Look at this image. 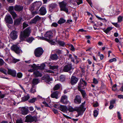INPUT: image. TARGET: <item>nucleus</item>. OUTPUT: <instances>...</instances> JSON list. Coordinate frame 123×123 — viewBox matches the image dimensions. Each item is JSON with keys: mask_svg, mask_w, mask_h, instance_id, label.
Returning <instances> with one entry per match:
<instances>
[{"mask_svg": "<svg viewBox=\"0 0 123 123\" xmlns=\"http://www.w3.org/2000/svg\"><path fill=\"white\" fill-rule=\"evenodd\" d=\"M50 57L51 59L53 60L56 61L58 59V57L56 54H51Z\"/></svg>", "mask_w": 123, "mask_h": 123, "instance_id": "5701e85b", "label": "nucleus"}, {"mask_svg": "<svg viewBox=\"0 0 123 123\" xmlns=\"http://www.w3.org/2000/svg\"><path fill=\"white\" fill-rule=\"evenodd\" d=\"M57 43L60 46L62 47L64 46L65 44L64 42L61 41H58Z\"/></svg>", "mask_w": 123, "mask_h": 123, "instance_id": "e433bc0d", "label": "nucleus"}, {"mask_svg": "<svg viewBox=\"0 0 123 123\" xmlns=\"http://www.w3.org/2000/svg\"><path fill=\"white\" fill-rule=\"evenodd\" d=\"M5 64V65L6 66V64L5 63L3 60L0 58V66H2Z\"/></svg>", "mask_w": 123, "mask_h": 123, "instance_id": "6e6d98bb", "label": "nucleus"}, {"mask_svg": "<svg viewBox=\"0 0 123 123\" xmlns=\"http://www.w3.org/2000/svg\"><path fill=\"white\" fill-rule=\"evenodd\" d=\"M98 111L97 110L93 111V116L94 117H96L98 114Z\"/></svg>", "mask_w": 123, "mask_h": 123, "instance_id": "37998d69", "label": "nucleus"}, {"mask_svg": "<svg viewBox=\"0 0 123 123\" xmlns=\"http://www.w3.org/2000/svg\"><path fill=\"white\" fill-rule=\"evenodd\" d=\"M53 33L51 31H48L46 32L45 34L44 37L47 39H51L53 37Z\"/></svg>", "mask_w": 123, "mask_h": 123, "instance_id": "a211bd4d", "label": "nucleus"}, {"mask_svg": "<svg viewBox=\"0 0 123 123\" xmlns=\"http://www.w3.org/2000/svg\"><path fill=\"white\" fill-rule=\"evenodd\" d=\"M29 111L28 109L25 108V107H23L21 108V113L23 115H26L28 113Z\"/></svg>", "mask_w": 123, "mask_h": 123, "instance_id": "412c9836", "label": "nucleus"}, {"mask_svg": "<svg viewBox=\"0 0 123 123\" xmlns=\"http://www.w3.org/2000/svg\"><path fill=\"white\" fill-rule=\"evenodd\" d=\"M68 45L71 50L72 51H75L74 47L72 44L70 43L68 44Z\"/></svg>", "mask_w": 123, "mask_h": 123, "instance_id": "c9c22d12", "label": "nucleus"}, {"mask_svg": "<svg viewBox=\"0 0 123 123\" xmlns=\"http://www.w3.org/2000/svg\"><path fill=\"white\" fill-rule=\"evenodd\" d=\"M117 85L116 84H115L112 87V90L113 91H115L116 90Z\"/></svg>", "mask_w": 123, "mask_h": 123, "instance_id": "603ef678", "label": "nucleus"}, {"mask_svg": "<svg viewBox=\"0 0 123 123\" xmlns=\"http://www.w3.org/2000/svg\"><path fill=\"white\" fill-rule=\"evenodd\" d=\"M47 41L49 43L52 45H54L55 43V42L54 41L50 39H48Z\"/></svg>", "mask_w": 123, "mask_h": 123, "instance_id": "8fccbe9b", "label": "nucleus"}, {"mask_svg": "<svg viewBox=\"0 0 123 123\" xmlns=\"http://www.w3.org/2000/svg\"><path fill=\"white\" fill-rule=\"evenodd\" d=\"M78 90L80 92L83 98H85L86 97L87 94L85 90L82 89Z\"/></svg>", "mask_w": 123, "mask_h": 123, "instance_id": "a878e982", "label": "nucleus"}, {"mask_svg": "<svg viewBox=\"0 0 123 123\" xmlns=\"http://www.w3.org/2000/svg\"><path fill=\"white\" fill-rule=\"evenodd\" d=\"M35 6H36V7L37 6H34V5H31V7H30V11L31 12L33 11L34 10Z\"/></svg>", "mask_w": 123, "mask_h": 123, "instance_id": "4d7b16f0", "label": "nucleus"}, {"mask_svg": "<svg viewBox=\"0 0 123 123\" xmlns=\"http://www.w3.org/2000/svg\"><path fill=\"white\" fill-rule=\"evenodd\" d=\"M37 21H36V19H35L34 18L33 19H32L31 21V23L32 24H36V22H37Z\"/></svg>", "mask_w": 123, "mask_h": 123, "instance_id": "052dcab7", "label": "nucleus"}, {"mask_svg": "<svg viewBox=\"0 0 123 123\" xmlns=\"http://www.w3.org/2000/svg\"><path fill=\"white\" fill-rule=\"evenodd\" d=\"M73 69V66L71 64L66 65L64 67L63 71L64 72H68Z\"/></svg>", "mask_w": 123, "mask_h": 123, "instance_id": "0eeeda50", "label": "nucleus"}, {"mask_svg": "<svg viewBox=\"0 0 123 123\" xmlns=\"http://www.w3.org/2000/svg\"><path fill=\"white\" fill-rule=\"evenodd\" d=\"M60 94V91H55L51 94L50 97L52 98L57 99L59 98L58 95Z\"/></svg>", "mask_w": 123, "mask_h": 123, "instance_id": "4468645a", "label": "nucleus"}, {"mask_svg": "<svg viewBox=\"0 0 123 123\" xmlns=\"http://www.w3.org/2000/svg\"><path fill=\"white\" fill-rule=\"evenodd\" d=\"M85 101L82 103L79 107L76 109V111L78 113V116L82 115L83 114L84 112L85 111L86 108H84V105Z\"/></svg>", "mask_w": 123, "mask_h": 123, "instance_id": "f03ea898", "label": "nucleus"}, {"mask_svg": "<svg viewBox=\"0 0 123 123\" xmlns=\"http://www.w3.org/2000/svg\"><path fill=\"white\" fill-rule=\"evenodd\" d=\"M76 109H74L73 107L71 106H69L68 108H67V110H68L69 112H73L74 111H76Z\"/></svg>", "mask_w": 123, "mask_h": 123, "instance_id": "58836bf2", "label": "nucleus"}, {"mask_svg": "<svg viewBox=\"0 0 123 123\" xmlns=\"http://www.w3.org/2000/svg\"><path fill=\"white\" fill-rule=\"evenodd\" d=\"M34 39V38L32 37H30L27 38L26 39V41L29 43H31L32 41Z\"/></svg>", "mask_w": 123, "mask_h": 123, "instance_id": "c756f323", "label": "nucleus"}, {"mask_svg": "<svg viewBox=\"0 0 123 123\" xmlns=\"http://www.w3.org/2000/svg\"><path fill=\"white\" fill-rule=\"evenodd\" d=\"M12 15L13 18L14 19L17 16V15L16 13L14 11L11 12L10 13Z\"/></svg>", "mask_w": 123, "mask_h": 123, "instance_id": "ea45409f", "label": "nucleus"}, {"mask_svg": "<svg viewBox=\"0 0 123 123\" xmlns=\"http://www.w3.org/2000/svg\"><path fill=\"white\" fill-rule=\"evenodd\" d=\"M46 12V8L43 6H42L40 8L38 12L39 15H45Z\"/></svg>", "mask_w": 123, "mask_h": 123, "instance_id": "ddd939ff", "label": "nucleus"}, {"mask_svg": "<svg viewBox=\"0 0 123 123\" xmlns=\"http://www.w3.org/2000/svg\"><path fill=\"white\" fill-rule=\"evenodd\" d=\"M11 49L15 52L17 54H19L20 53V52L22 51L20 48L17 45H13L11 47Z\"/></svg>", "mask_w": 123, "mask_h": 123, "instance_id": "6e6552de", "label": "nucleus"}, {"mask_svg": "<svg viewBox=\"0 0 123 123\" xmlns=\"http://www.w3.org/2000/svg\"><path fill=\"white\" fill-rule=\"evenodd\" d=\"M28 25V23L26 22H24L23 24V29H24Z\"/></svg>", "mask_w": 123, "mask_h": 123, "instance_id": "09e8293b", "label": "nucleus"}, {"mask_svg": "<svg viewBox=\"0 0 123 123\" xmlns=\"http://www.w3.org/2000/svg\"><path fill=\"white\" fill-rule=\"evenodd\" d=\"M25 118V122L27 123L31 122L34 121L36 122L37 120V118L35 116L32 117L31 115H27Z\"/></svg>", "mask_w": 123, "mask_h": 123, "instance_id": "39448f33", "label": "nucleus"}, {"mask_svg": "<svg viewBox=\"0 0 123 123\" xmlns=\"http://www.w3.org/2000/svg\"><path fill=\"white\" fill-rule=\"evenodd\" d=\"M10 36L11 38L13 40L16 39L18 37L16 31H12L10 33Z\"/></svg>", "mask_w": 123, "mask_h": 123, "instance_id": "dca6fc26", "label": "nucleus"}, {"mask_svg": "<svg viewBox=\"0 0 123 123\" xmlns=\"http://www.w3.org/2000/svg\"><path fill=\"white\" fill-rule=\"evenodd\" d=\"M16 123H23V122L22 120L18 119L16 120Z\"/></svg>", "mask_w": 123, "mask_h": 123, "instance_id": "774afa93", "label": "nucleus"}, {"mask_svg": "<svg viewBox=\"0 0 123 123\" xmlns=\"http://www.w3.org/2000/svg\"><path fill=\"white\" fill-rule=\"evenodd\" d=\"M33 69L34 70L38 69V66H37L35 64H33Z\"/></svg>", "mask_w": 123, "mask_h": 123, "instance_id": "680f3d73", "label": "nucleus"}, {"mask_svg": "<svg viewBox=\"0 0 123 123\" xmlns=\"http://www.w3.org/2000/svg\"><path fill=\"white\" fill-rule=\"evenodd\" d=\"M117 61L116 59L115 58H114L113 59L110 60L109 62L111 63L113 62L116 61Z\"/></svg>", "mask_w": 123, "mask_h": 123, "instance_id": "69168bd1", "label": "nucleus"}, {"mask_svg": "<svg viewBox=\"0 0 123 123\" xmlns=\"http://www.w3.org/2000/svg\"><path fill=\"white\" fill-rule=\"evenodd\" d=\"M61 102L63 104L68 103V101L67 100V97L66 95L62 96L61 98Z\"/></svg>", "mask_w": 123, "mask_h": 123, "instance_id": "aec40b11", "label": "nucleus"}, {"mask_svg": "<svg viewBox=\"0 0 123 123\" xmlns=\"http://www.w3.org/2000/svg\"><path fill=\"white\" fill-rule=\"evenodd\" d=\"M87 84L86 82L83 79L81 78L78 84V89L80 90L84 89Z\"/></svg>", "mask_w": 123, "mask_h": 123, "instance_id": "20e7f679", "label": "nucleus"}, {"mask_svg": "<svg viewBox=\"0 0 123 123\" xmlns=\"http://www.w3.org/2000/svg\"><path fill=\"white\" fill-rule=\"evenodd\" d=\"M82 98L79 95H76L74 100V102L76 104H79L81 103Z\"/></svg>", "mask_w": 123, "mask_h": 123, "instance_id": "1a4fd4ad", "label": "nucleus"}, {"mask_svg": "<svg viewBox=\"0 0 123 123\" xmlns=\"http://www.w3.org/2000/svg\"><path fill=\"white\" fill-rule=\"evenodd\" d=\"M43 48L41 47L36 48L34 52L35 55L37 57H39L42 55L43 52Z\"/></svg>", "mask_w": 123, "mask_h": 123, "instance_id": "423d86ee", "label": "nucleus"}, {"mask_svg": "<svg viewBox=\"0 0 123 123\" xmlns=\"http://www.w3.org/2000/svg\"><path fill=\"white\" fill-rule=\"evenodd\" d=\"M78 80V79L76 77L72 76L70 80V83L72 85H74L76 84Z\"/></svg>", "mask_w": 123, "mask_h": 123, "instance_id": "f8f14e48", "label": "nucleus"}, {"mask_svg": "<svg viewBox=\"0 0 123 123\" xmlns=\"http://www.w3.org/2000/svg\"><path fill=\"white\" fill-rule=\"evenodd\" d=\"M113 28L111 27H109L105 29H103V31L105 32L106 34H108V33Z\"/></svg>", "mask_w": 123, "mask_h": 123, "instance_id": "cd10ccee", "label": "nucleus"}, {"mask_svg": "<svg viewBox=\"0 0 123 123\" xmlns=\"http://www.w3.org/2000/svg\"><path fill=\"white\" fill-rule=\"evenodd\" d=\"M106 89V85L104 84L103 83H101V89L102 90Z\"/></svg>", "mask_w": 123, "mask_h": 123, "instance_id": "a18cd8bd", "label": "nucleus"}, {"mask_svg": "<svg viewBox=\"0 0 123 123\" xmlns=\"http://www.w3.org/2000/svg\"><path fill=\"white\" fill-rule=\"evenodd\" d=\"M33 74L34 75V76L35 77H41L42 76V74L37 70L34 71Z\"/></svg>", "mask_w": 123, "mask_h": 123, "instance_id": "393cba45", "label": "nucleus"}, {"mask_svg": "<svg viewBox=\"0 0 123 123\" xmlns=\"http://www.w3.org/2000/svg\"><path fill=\"white\" fill-rule=\"evenodd\" d=\"M23 7L20 5H16L14 6V10L16 11L19 12L22 10Z\"/></svg>", "mask_w": 123, "mask_h": 123, "instance_id": "6ab92c4d", "label": "nucleus"}, {"mask_svg": "<svg viewBox=\"0 0 123 123\" xmlns=\"http://www.w3.org/2000/svg\"><path fill=\"white\" fill-rule=\"evenodd\" d=\"M56 54H57L59 56L61 55L62 54V51L58 49H56L55 50Z\"/></svg>", "mask_w": 123, "mask_h": 123, "instance_id": "4c0bfd02", "label": "nucleus"}, {"mask_svg": "<svg viewBox=\"0 0 123 123\" xmlns=\"http://www.w3.org/2000/svg\"><path fill=\"white\" fill-rule=\"evenodd\" d=\"M73 55L74 56V58L75 59V60H76V62H75L74 61V63L76 64L78 63L79 62V61L77 60V59H78L77 56L74 54Z\"/></svg>", "mask_w": 123, "mask_h": 123, "instance_id": "de8ad7c7", "label": "nucleus"}, {"mask_svg": "<svg viewBox=\"0 0 123 123\" xmlns=\"http://www.w3.org/2000/svg\"><path fill=\"white\" fill-rule=\"evenodd\" d=\"M23 75L20 72L18 73L17 74V77L19 78H21Z\"/></svg>", "mask_w": 123, "mask_h": 123, "instance_id": "864d4df0", "label": "nucleus"}, {"mask_svg": "<svg viewBox=\"0 0 123 123\" xmlns=\"http://www.w3.org/2000/svg\"><path fill=\"white\" fill-rule=\"evenodd\" d=\"M58 25V24L57 23L55 22H54L53 23L51 24V26H53L55 27H56Z\"/></svg>", "mask_w": 123, "mask_h": 123, "instance_id": "bf43d9fd", "label": "nucleus"}, {"mask_svg": "<svg viewBox=\"0 0 123 123\" xmlns=\"http://www.w3.org/2000/svg\"><path fill=\"white\" fill-rule=\"evenodd\" d=\"M22 19V18L21 17L16 19L14 21V25L16 26L19 25L20 24Z\"/></svg>", "mask_w": 123, "mask_h": 123, "instance_id": "4be33fe9", "label": "nucleus"}, {"mask_svg": "<svg viewBox=\"0 0 123 123\" xmlns=\"http://www.w3.org/2000/svg\"><path fill=\"white\" fill-rule=\"evenodd\" d=\"M34 18L36 19L37 21L41 19L40 18L38 15L36 16Z\"/></svg>", "mask_w": 123, "mask_h": 123, "instance_id": "338daca9", "label": "nucleus"}, {"mask_svg": "<svg viewBox=\"0 0 123 123\" xmlns=\"http://www.w3.org/2000/svg\"><path fill=\"white\" fill-rule=\"evenodd\" d=\"M60 87V85L59 84H57L53 88V90L54 91L58 90Z\"/></svg>", "mask_w": 123, "mask_h": 123, "instance_id": "2f4dec72", "label": "nucleus"}, {"mask_svg": "<svg viewBox=\"0 0 123 123\" xmlns=\"http://www.w3.org/2000/svg\"><path fill=\"white\" fill-rule=\"evenodd\" d=\"M76 2L78 5H79L82 3V0H76Z\"/></svg>", "mask_w": 123, "mask_h": 123, "instance_id": "13d9d810", "label": "nucleus"}, {"mask_svg": "<svg viewBox=\"0 0 123 123\" xmlns=\"http://www.w3.org/2000/svg\"><path fill=\"white\" fill-rule=\"evenodd\" d=\"M7 72L6 69L0 68V73H2L5 75H6L7 74ZM1 74V73H0V76Z\"/></svg>", "mask_w": 123, "mask_h": 123, "instance_id": "72a5a7b5", "label": "nucleus"}, {"mask_svg": "<svg viewBox=\"0 0 123 123\" xmlns=\"http://www.w3.org/2000/svg\"><path fill=\"white\" fill-rule=\"evenodd\" d=\"M30 28L28 27L23 31H21L20 35V39L22 41H24L27 37H29L31 33Z\"/></svg>", "mask_w": 123, "mask_h": 123, "instance_id": "f257e3e1", "label": "nucleus"}, {"mask_svg": "<svg viewBox=\"0 0 123 123\" xmlns=\"http://www.w3.org/2000/svg\"><path fill=\"white\" fill-rule=\"evenodd\" d=\"M58 5L55 3H52L49 5V10L51 12H52L57 7Z\"/></svg>", "mask_w": 123, "mask_h": 123, "instance_id": "2eb2a0df", "label": "nucleus"}, {"mask_svg": "<svg viewBox=\"0 0 123 123\" xmlns=\"http://www.w3.org/2000/svg\"><path fill=\"white\" fill-rule=\"evenodd\" d=\"M55 107L64 112L67 111V107L64 105H61L58 106L56 105Z\"/></svg>", "mask_w": 123, "mask_h": 123, "instance_id": "9b49d317", "label": "nucleus"}, {"mask_svg": "<svg viewBox=\"0 0 123 123\" xmlns=\"http://www.w3.org/2000/svg\"><path fill=\"white\" fill-rule=\"evenodd\" d=\"M37 98H32L30 99L29 101V103H33L36 100Z\"/></svg>", "mask_w": 123, "mask_h": 123, "instance_id": "49530a36", "label": "nucleus"}, {"mask_svg": "<svg viewBox=\"0 0 123 123\" xmlns=\"http://www.w3.org/2000/svg\"><path fill=\"white\" fill-rule=\"evenodd\" d=\"M123 17L121 16H119L118 18V22H121L123 19Z\"/></svg>", "mask_w": 123, "mask_h": 123, "instance_id": "3c124183", "label": "nucleus"}, {"mask_svg": "<svg viewBox=\"0 0 123 123\" xmlns=\"http://www.w3.org/2000/svg\"><path fill=\"white\" fill-rule=\"evenodd\" d=\"M43 79L47 82H49L51 80V79L49 76L48 75H45L43 77Z\"/></svg>", "mask_w": 123, "mask_h": 123, "instance_id": "b1692460", "label": "nucleus"}, {"mask_svg": "<svg viewBox=\"0 0 123 123\" xmlns=\"http://www.w3.org/2000/svg\"><path fill=\"white\" fill-rule=\"evenodd\" d=\"M92 83L95 84H97L98 83V81L95 78H94L93 79V82Z\"/></svg>", "mask_w": 123, "mask_h": 123, "instance_id": "5fc2aeb1", "label": "nucleus"}, {"mask_svg": "<svg viewBox=\"0 0 123 123\" xmlns=\"http://www.w3.org/2000/svg\"><path fill=\"white\" fill-rule=\"evenodd\" d=\"M117 117L118 119L119 120H121V115L120 114V112L119 111H117Z\"/></svg>", "mask_w": 123, "mask_h": 123, "instance_id": "0e129e2a", "label": "nucleus"}, {"mask_svg": "<svg viewBox=\"0 0 123 123\" xmlns=\"http://www.w3.org/2000/svg\"><path fill=\"white\" fill-rule=\"evenodd\" d=\"M60 80L62 82H64L65 81V78L64 75H61L60 77Z\"/></svg>", "mask_w": 123, "mask_h": 123, "instance_id": "f704fd0d", "label": "nucleus"}, {"mask_svg": "<svg viewBox=\"0 0 123 123\" xmlns=\"http://www.w3.org/2000/svg\"><path fill=\"white\" fill-rule=\"evenodd\" d=\"M39 8L38 7L37 8V10L35 11H32L31 12L32 15L33 17L35 15L37 14L38 13V10Z\"/></svg>", "mask_w": 123, "mask_h": 123, "instance_id": "79ce46f5", "label": "nucleus"}, {"mask_svg": "<svg viewBox=\"0 0 123 123\" xmlns=\"http://www.w3.org/2000/svg\"><path fill=\"white\" fill-rule=\"evenodd\" d=\"M30 98V97L28 95L25 96L22 98V100L25 101L28 100Z\"/></svg>", "mask_w": 123, "mask_h": 123, "instance_id": "7c9ffc66", "label": "nucleus"}, {"mask_svg": "<svg viewBox=\"0 0 123 123\" xmlns=\"http://www.w3.org/2000/svg\"><path fill=\"white\" fill-rule=\"evenodd\" d=\"M45 65L44 64H42L40 66H38V69L43 70L44 69Z\"/></svg>", "mask_w": 123, "mask_h": 123, "instance_id": "a19ab883", "label": "nucleus"}, {"mask_svg": "<svg viewBox=\"0 0 123 123\" xmlns=\"http://www.w3.org/2000/svg\"><path fill=\"white\" fill-rule=\"evenodd\" d=\"M66 21V20L64 19L63 18H60L58 21L57 23L59 24H61L65 23Z\"/></svg>", "mask_w": 123, "mask_h": 123, "instance_id": "bb28decb", "label": "nucleus"}, {"mask_svg": "<svg viewBox=\"0 0 123 123\" xmlns=\"http://www.w3.org/2000/svg\"><path fill=\"white\" fill-rule=\"evenodd\" d=\"M39 82V79L36 78L33 79L32 83L34 85H36Z\"/></svg>", "mask_w": 123, "mask_h": 123, "instance_id": "c85d7f7f", "label": "nucleus"}, {"mask_svg": "<svg viewBox=\"0 0 123 123\" xmlns=\"http://www.w3.org/2000/svg\"><path fill=\"white\" fill-rule=\"evenodd\" d=\"M113 25L117 28H119L120 27V25L117 23H113Z\"/></svg>", "mask_w": 123, "mask_h": 123, "instance_id": "e2e57ef3", "label": "nucleus"}, {"mask_svg": "<svg viewBox=\"0 0 123 123\" xmlns=\"http://www.w3.org/2000/svg\"><path fill=\"white\" fill-rule=\"evenodd\" d=\"M14 7L13 6H10L8 8V11L10 13L11 12L14 11Z\"/></svg>", "mask_w": 123, "mask_h": 123, "instance_id": "c03bdc74", "label": "nucleus"}, {"mask_svg": "<svg viewBox=\"0 0 123 123\" xmlns=\"http://www.w3.org/2000/svg\"><path fill=\"white\" fill-rule=\"evenodd\" d=\"M5 19V22L9 24H12L13 23L12 19L10 15L9 14L6 15Z\"/></svg>", "mask_w": 123, "mask_h": 123, "instance_id": "9d476101", "label": "nucleus"}, {"mask_svg": "<svg viewBox=\"0 0 123 123\" xmlns=\"http://www.w3.org/2000/svg\"><path fill=\"white\" fill-rule=\"evenodd\" d=\"M49 68L50 69L56 70L58 69L59 67L58 65L57 66H50Z\"/></svg>", "mask_w": 123, "mask_h": 123, "instance_id": "473e14b6", "label": "nucleus"}, {"mask_svg": "<svg viewBox=\"0 0 123 123\" xmlns=\"http://www.w3.org/2000/svg\"><path fill=\"white\" fill-rule=\"evenodd\" d=\"M7 73L8 74L14 77L16 76V71L13 70L8 69Z\"/></svg>", "mask_w": 123, "mask_h": 123, "instance_id": "f3484780", "label": "nucleus"}, {"mask_svg": "<svg viewBox=\"0 0 123 123\" xmlns=\"http://www.w3.org/2000/svg\"><path fill=\"white\" fill-rule=\"evenodd\" d=\"M58 4L60 11H63L67 13L68 12V9L66 7L67 5L66 3L63 1L61 2H59Z\"/></svg>", "mask_w": 123, "mask_h": 123, "instance_id": "7ed1b4c3", "label": "nucleus"}]
</instances>
